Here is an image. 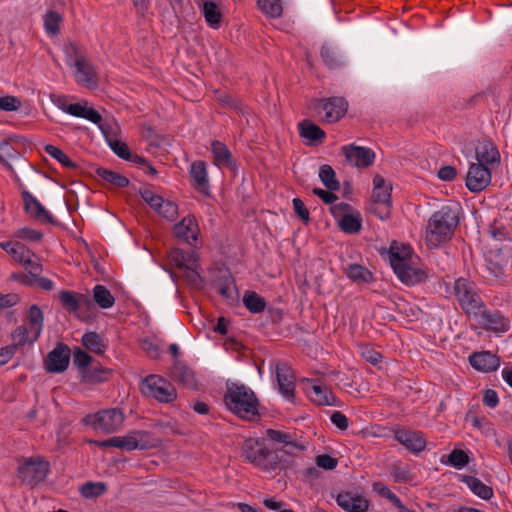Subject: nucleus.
<instances>
[{
  "instance_id": "nucleus-1",
  "label": "nucleus",
  "mask_w": 512,
  "mask_h": 512,
  "mask_svg": "<svg viewBox=\"0 0 512 512\" xmlns=\"http://www.w3.org/2000/svg\"><path fill=\"white\" fill-rule=\"evenodd\" d=\"M224 402L233 414L243 420L257 421L260 419L259 400L254 391L244 384H227Z\"/></svg>"
},
{
  "instance_id": "nucleus-2",
  "label": "nucleus",
  "mask_w": 512,
  "mask_h": 512,
  "mask_svg": "<svg viewBox=\"0 0 512 512\" xmlns=\"http://www.w3.org/2000/svg\"><path fill=\"white\" fill-rule=\"evenodd\" d=\"M458 224L457 209L448 205L442 206L428 220L425 235L428 246L438 247L441 243L449 241Z\"/></svg>"
},
{
  "instance_id": "nucleus-3",
  "label": "nucleus",
  "mask_w": 512,
  "mask_h": 512,
  "mask_svg": "<svg viewBox=\"0 0 512 512\" xmlns=\"http://www.w3.org/2000/svg\"><path fill=\"white\" fill-rule=\"evenodd\" d=\"M241 455L245 461L263 472L282 470L285 464L281 454L269 449L263 439L248 438L244 440L241 446Z\"/></svg>"
},
{
  "instance_id": "nucleus-4",
  "label": "nucleus",
  "mask_w": 512,
  "mask_h": 512,
  "mask_svg": "<svg viewBox=\"0 0 512 512\" xmlns=\"http://www.w3.org/2000/svg\"><path fill=\"white\" fill-rule=\"evenodd\" d=\"M29 327L26 325H19L12 332V339L15 341L14 345L24 346L31 345L38 340L41 335L44 323V315L38 305H32L29 308L27 315Z\"/></svg>"
},
{
  "instance_id": "nucleus-5",
  "label": "nucleus",
  "mask_w": 512,
  "mask_h": 512,
  "mask_svg": "<svg viewBox=\"0 0 512 512\" xmlns=\"http://www.w3.org/2000/svg\"><path fill=\"white\" fill-rule=\"evenodd\" d=\"M410 251L405 248L402 252L390 250V264L398 278L406 285H415L427 278V274L420 268H415L410 265L409 259Z\"/></svg>"
},
{
  "instance_id": "nucleus-6",
  "label": "nucleus",
  "mask_w": 512,
  "mask_h": 512,
  "mask_svg": "<svg viewBox=\"0 0 512 512\" xmlns=\"http://www.w3.org/2000/svg\"><path fill=\"white\" fill-rule=\"evenodd\" d=\"M309 109L320 117L325 123H336L345 116L348 110V102L343 97H329L321 99H312L309 103Z\"/></svg>"
},
{
  "instance_id": "nucleus-7",
  "label": "nucleus",
  "mask_w": 512,
  "mask_h": 512,
  "mask_svg": "<svg viewBox=\"0 0 512 512\" xmlns=\"http://www.w3.org/2000/svg\"><path fill=\"white\" fill-rule=\"evenodd\" d=\"M453 290L460 307L469 318H471L472 314L479 308L484 307L485 303L478 293L477 286L473 281L460 277L455 280Z\"/></svg>"
},
{
  "instance_id": "nucleus-8",
  "label": "nucleus",
  "mask_w": 512,
  "mask_h": 512,
  "mask_svg": "<svg viewBox=\"0 0 512 512\" xmlns=\"http://www.w3.org/2000/svg\"><path fill=\"white\" fill-rule=\"evenodd\" d=\"M142 393L162 403H171L177 397L175 387L159 375H148L141 385Z\"/></svg>"
},
{
  "instance_id": "nucleus-9",
  "label": "nucleus",
  "mask_w": 512,
  "mask_h": 512,
  "mask_svg": "<svg viewBox=\"0 0 512 512\" xmlns=\"http://www.w3.org/2000/svg\"><path fill=\"white\" fill-rule=\"evenodd\" d=\"M123 421L124 415L117 408L88 414L82 419L83 424L92 426L93 429L101 430L105 433L115 432L122 425Z\"/></svg>"
},
{
  "instance_id": "nucleus-10",
  "label": "nucleus",
  "mask_w": 512,
  "mask_h": 512,
  "mask_svg": "<svg viewBox=\"0 0 512 512\" xmlns=\"http://www.w3.org/2000/svg\"><path fill=\"white\" fill-rule=\"evenodd\" d=\"M50 469V464L41 458H29L18 468V478L22 483L31 487L44 481Z\"/></svg>"
},
{
  "instance_id": "nucleus-11",
  "label": "nucleus",
  "mask_w": 512,
  "mask_h": 512,
  "mask_svg": "<svg viewBox=\"0 0 512 512\" xmlns=\"http://www.w3.org/2000/svg\"><path fill=\"white\" fill-rule=\"evenodd\" d=\"M352 206L348 203H338L330 207L331 214L338 219L340 229L348 234L359 233L362 228L360 213H352Z\"/></svg>"
},
{
  "instance_id": "nucleus-12",
  "label": "nucleus",
  "mask_w": 512,
  "mask_h": 512,
  "mask_svg": "<svg viewBox=\"0 0 512 512\" xmlns=\"http://www.w3.org/2000/svg\"><path fill=\"white\" fill-rule=\"evenodd\" d=\"M478 326L486 331L495 333H505L509 330V320L505 318L499 311H490L484 304L483 308H479L472 317Z\"/></svg>"
},
{
  "instance_id": "nucleus-13",
  "label": "nucleus",
  "mask_w": 512,
  "mask_h": 512,
  "mask_svg": "<svg viewBox=\"0 0 512 512\" xmlns=\"http://www.w3.org/2000/svg\"><path fill=\"white\" fill-rule=\"evenodd\" d=\"M373 184L372 199L376 206L373 211L381 219H386L390 216L392 186L381 175L374 177Z\"/></svg>"
},
{
  "instance_id": "nucleus-14",
  "label": "nucleus",
  "mask_w": 512,
  "mask_h": 512,
  "mask_svg": "<svg viewBox=\"0 0 512 512\" xmlns=\"http://www.w3.org/2000/svg\"><path fill=\"white\" fill-rule=\"evenodd\" d=\"M70 356L71 350L69 346L63 342H58L44 359L46 371L50 373L64 372L69 366Z\"/></svg>"
},
{
  "instance_id": "nucleus-15",
  "label": "nucleus",
  "mask_w": 512,
  "mask_h": 512,
  "mask_svg": "<svg viewBox=\"0 0 512 512\" xmlns=\"http://www.w3.org/2000/svg\"><path fill=\"white\" fill-rule=\"evenodd\" d=\"M341 150L347 162L355 167L366 168L374 163L375 153L370 148L351 144L343 146Z\"/></svg>"
},
{
  "instance_id": "nucleus-16",
  "label": "nucleus",
  "mask_w": 512,
  "mask_h": 512,
  "mask_svg": "<svg viewBox=\"0 0 512 512\" xmlns=\"http://www.w3.org/2000/svg\"><path fill=\"white\" fill-rule=\"evenodd\" d=\"M491 182V171L489 167L482 164L472 163L466 176V187L471 192L484 190Z\"/></svg>"
},
{
  "instance_id": "nucleus-17",
  "label": "nucleus",
  "mask_w": 512,
  "mask_h": 512,
  "mask_svg": "<svg viewBox=\"0 0 512 512\" xmlns=\"http://www.w3.org/2000/svg\"><path fill=\"white\" fill-rule=\"evenodd\" d=\"M174 235L180 241L190 246H196L199 235V226L194 216H186L174 226Z\"/></svg>"
},
{
  "instance_id": "nucleus-18",
  "label": "nucleus",
  "mask_w": 512,
  "mask_h": 512,
  "mask_svg": "<svg viewBox=\"0 0 512 512\" xmlns=\"http://www.w3.org/2000/svg\"><path fill=\"white\" fill-rule=\"evenodd\" d=\"M276 377L279 390L287 399H293L295 393L294 371L285 362L276 364Z\"/></svg>"
},
{
  "instance_id": "nucleus-19",
  "label": "nucleus",
  "mask_w": 512,
  "mask_h": 512,
  "mask_svg": "<svg viewBox=\"0 0 512 512\" xmlns=\"http://www.w3.org/2000/svg\"><path fill=\"white\" fill-rule=\"evenodd\" d=\"M337 504L347 512H366L369 509V501L358 493L341 491L336 496Z\"/></svg>"
},
{
  "instance_id": "nucleus-20",
  "label": "nucleus",
  "mask_w": 512,
  "mask_h": 512,
  "mask_svg": "<svg viewBox=\"0 0 512 512\" xmlns=\"http://www.w3.org/2000/svg\"><path fill=\"white\" fill-rule=\"evenodd\" d=\"M394 438L412 453H419L425 449L426 441L423 433L406 429H397Z\"/></svg>"
},
{
  "instance_id": "nucleus-21",
  "label": "nucleus",
  "mask_w": 512,
  "mask_h": 512,
  "mask_svg": "<svg viewBox=\"0 0 512 512\" xmlns=\"http://www.w3.org/2000/svg\"><path fill=\"white\" fill-rule=\"evenodd\" d=\"M25 211L36 220L43 223L55 222L53 216L45 209V207L28 191L22 192Z\"/></svg>"
},
{
  "instance_id": "nucleus-22",
  "label": "nucleus",
  "mask_w": 512,
  "mask_h": 512,
  "mask_svg": "<svg viewBox=\"0 0 512 512\" xmlns=\"http://www.w3.org/2000/svg\"><path fill=\"white\" fill-rule=\"evenodd\" d=\"M75 80L78 84L85 88L94 89L98 86L99 78L95 67L85 60L84 62H77L75 66Z\"/></svg>"
},
{
  "instance_id": "nucleus-23",
  "label": "nucleus",
  "mask_w": 512,
  "mask_h": 512,
  "mask_svg": "<svg viewBox=\"0 0 512 512\" xmlns=\"http://www.w3.org/2000/svg\"><path fill=\"white\" fill-rule=\"evenodd\" d=\"M213 163L219 168H227L231 171L237 169L236 161L226 144L219 140L211 142Z\"/></svg>"
},
{
  "instance_id": "nucleus-24",
  "label": "nucleus",
  "mask_w": 512,
  "mask_h": 512,
  "mask_svg": "<svg viewBox=\"0 0 512 512\" xmlns=\"http://www.w3.org/2000/svg\"><path fill=\"white\" fill-rule=\"evenodd\" d=\"M58 298L62 307L66 311L74 314H76L82 306L89 307L93 304L88 296L69 290L60 291Z\"/></svg>"
},
{
  "instance_id": "nucleus-25",
  "label": "nucleus",
  "mask_w": 512,
  "mask_h": 512,
  "mask_svg": "<svg viewBox=\"0 0 512 512\" xmlns=\"http://www.w3.org/2000/svg\"><path fill=\"white\" fill-rule=\"evenodd\" d=\"M470 365L481 372H492L500 365L499 358L490 351L474 352L469 356Z\"/></svg>"
},
{
  "instance_id": "nucleus-26",
  "label": "nucleus",
  "mask_w": 512,
  "mask_h": 512,
  "mask_svg": "<svg viewBox=\"0 0 512 512\" xmlns=\"http://www.w3.org/2000/svg\"><path fill=\"white\" fill-rule=\"evenodd\" d=\"M476 159L478 161L477 164L487 167L488 165L500 163L499 150L492 140L485 139L479 144L476 148Z\"/></svg>"
},
{
  "instance_id": "nucleus-27",
  "label": "nucleus",
  "mask_w": 512,
  "mask_h": 512,
  "mask_svg": "<svg viewBox=\"0 0 512 512\" xmlns=\"http://www.w3.org/2000/svg\"><path fill=\"white\" fill-rule=\"evenodd\" d=\"M141 432H133L126 436H115L103 441H95L94 443L99 447H115L132 451L137 448H143L138 442L137 435Z\"/></svg>"
},
{
  "instance_id": "nucleus-28",
  "label": "nucleus",
  "mask_w": 512,
  "mask_h": 512,
  "mask_svg": "<svg viewBox=\"0 0 512 512\" xmlns=\"http://www.w3.org/2000/svg\"><path fill=\"white\" fill-rule=\"evenodd\" d=\"M171 377L188 389L197 388L195 373L191 368L176 361L171 369Z\"/></svg>"
},
{
  "instance_id": "nucleus-29",
  "label": "nucleus",
  "mask_w": 512,
  "mask_h": 512,
  "mask_svg": "<svg viewBox=\"0 0 512 512\" xmlns=\"http://www.w3.org/2000/svg\"><path fill=\"white\" fill-rule=\"evenodd\" d=\"M67 113L75 117H80L89 120L94 124H98L103 134H106L105 126L101 124L102 116L94 108L84 106L80 103H73L67 107Z\"/></svg>"
},
{
  "instance_id": "nucleus-30",
  "label": "nucleus",
  "mask_w": 512,
  "mask_h": 512,
  "mask_svg": "<svg viewBox=\"0 0 512 512\" xmlns=\"http://www.w3.org/2000/svg\"><path fill=\"white\" fill-rule=\"evenodd\" d=\"M311 385L308 390L310 399L317 405H336V397L326 386L314 383L313 380H307Z\"/></svg>"
},
{
  "instance_id": "nucleus-31",
  "label": "nucleus",
  "mask_w": 512,
  "mask_h": 512,
  "mask_svg": "<svg viewBox=\"0 0 512 512\" xmlns=\"http://www.w3.org/2000/svg\"><path fill=\"white\" fill-rule=\"evenodd\" d=\"M198 5L201 7V12L207 24L213 29H218L223 18L219 6L212 0H200Z\"/></svg>"
},
{
  "instance_id": "nucleus-32",
  "label": "nucleus",
  "mask_w": 512,
  "mask_h": 512,
  "mask_svg": "<svg viewBox=\"0 0 512 512\" xmlns=\"http://www.w3.org/2000/svg\"><path fill=\"white\" fill-rule=\"evenodd\" d=\"M300 136L314 142L315 144L323 143L326 133L318 125L310 120H304L299 123Z\"/></svg>"
},
{
  "instance_id": "nucleus-33",
  "label": "nucleus",
  "mask_w": 512,
  "mask_h": 512,
  "mask_svg": "<svg viewBox=\"0 0 512 512\" xmlns=\"http://www.w3.org/2000/svg\"><path fill=\"white\" fill-rule=\"evenodd\" d=\"M112 374L110 369L104 368L99 363L90 365L88 369L82 371V380L85 383L96 384L107 381Z\"/></svg>"
},
{
  "instance_id": "nucleus-34",
  "label": "nucleus",
  "mask_w": 512,
  "mask_h": 512,
  "mask_svg": "<svg viewBox=\"0 0 512 512\" xmlns=\"http://www.w3.org/2000/svg\"><path fill=\"white\" fill-rule=\"evenodd\" d=\"M187 269L181 271L180 277L191 287L200 290L204 287V280L197 271V259H190Z\"/></svg>"
},
{
  "instance_id": "nucleus-35",
  "label": "nucleus",
  "mask_w": 512,
  "mask_h": 512,
  "mask_svg": "<svg viewBox=\"0 0 512 512\" xmlns=\"http://www.w3.org/2000/svg\"><path fill=\"white\" fill-rule=\"evenodd\" d=\"M461 481L465 483L475 495L484 500H489L493 496V489L474 476L463 475Z\"/></svg>"
},
{
  "instance_id": "nucleus-36",
  "label": "nucleus",
  "mask_w": 512,
  "mask_h": 512,
  "mask_svg": "<svg viewBox=\"0 0 512 512\" xmlns=\"http://www.w3.org/2000/svg\"><path fill=\"white\" fill-rule=\"evenodd\" d=\"M190 176L197 189L204 192L208 188V175L204 161L198 160L191 164Z\"/></svg>"
},
{
  "instance_id": "nucleus-37",
  "label": "nucleus",
  "mask_w": 512,
  "mask_h": 512,
  "mask_svg": "<svg viewBox=\"0 0 512 512\" xmlns=\"http://www.w3.org/2000/svg\"><path fill=\"white\" fill-rule=\"evenodd\" d=\"M63 51L66 62L70 67H75L76 63L87 60L85 49L75 42L67 41L63 45Z\"/></svg>"
},
{
  "instance_id": "nucleus-38",
  "label": "nucleus",
  "mask_w": 512,
  "mask_h": 512,
  "mask_svg": "<svg viewBox=\"0 0 512 512\" xmlns=\"http://www.w3.org/2000/svg\"><path fill=\"white\" fill-rule=\"evenodd\" d=\"M96 175L103 181L116 188H124L129 185V179L115 171L99 167L95 170Z\"/></svg>"
},
{
  "instance_id": "nucleus-39",
  "label": "nucleus",
  "mask_w": 512,
  "mask_h": 512,
  "mask_svg": "<svg viewBox=\"0 0 512 512\" xmlns=\"http://www.w3.org/2000/svg\"><path fill=\"white\" fill-rule=\"evenodd\" d=\"M345 273L351 281L357 284L370 283L373 281L372 273L360 264L349 265Z\"/></svg>"
},
{
  "instance_id": "nucleus-40",
  "label": "nucleus",
  "mask_w": 512,
  "mask_h": 512,
  "mask_svg": "<svg viewBox=\"0 0 512 512\" xmlns=\"http://www.w3.org/2000/svg\"><path fill=\"white\" fill-rule=\"evenodd\" d=\"M319 178L328 190L338 191L340 189V182L336 178V173L330 165L324 164L320 167Z\"/></svg>"
},
{
  "instance_id": "nucleus-41",
  "label": "nucleus",
  "mask_w": 512,
  "mask_h": 512,
  "mask_svg": "<svg viewBox=\"0 0 512 512\" xmlns=\"http://www.w3.org/2000/svg\"><path fill=\"white\" fill-rule=\"evenodd\" d=\"M82 344L91 352L102 355L106 345L100 335L96 332H87L82 336Z\"/></svg>"
},
{
  "instance_id": "nucleus-42",
  "label": "nucleus",
  "mask_w": 512,
  "mask_h": 512,
  "mask_svg": "<svg viewBox=\"0 0 512 512\" xmlns=\"http://www.w3.org/2000/svg\"><path fill=\"white\" fill-rule=\"evenodd\" d=\"M93 299L102 309L111 308L114 305L115 298L111 292L103 285H96L93 289Z\"/></svg>"
},
{
  "instance_id": "nucleus-43",
  "label": "nucleus",
  "mask_w": 512,
  "mask_h": 512,
  "mask_svg": "<svg viewBox=\"0 0 512 512\" xmlns=\"http://www.w3.org/2000/svg\"><path fill=\"white\" fill-rule=\"evenodd\" d=\"M107 491V485L104 482L88 481L80 486L79 492L82 497L87 499L97 498Z\"/></svg>"
},
{
  "instance_id": "nucleus-44",
  "label": "nucleus",
  "mask_w": 512,
  "mask_h": 512,
  "mask_svg": "<svg viewBox=\"0 0 512 512\" xmlns=\"http://www.w3.org/2000/svg\"><path fill=\"white\" fill-rule=\"evenodd\" d=\"M305 449V447L301 444H298L294 437L292 436L288 442L283 445L281 449H273V451L279 452L283 459L285 460V464L283 465V469L289 466L291 462V457L296 455L298 452H301Z\"/></svg>"
},
{
  "instance_id": "nucleus-45",
  "label": "nucleus",
  "mask_w": 512,
  "mask_h": 512,
  "mask_svg": "<svg viewBox=\"0 0 512 512\" xmlns=\"http://www.w3.org/2000/svg\"><path fill=\"white\" fill-rule=\"evenodd\" d=\"M245 307L252 313L263 312L266 307V302L263 297L256 292L247 291L243 297Z\"/></svg>"
},
{
  "instance_id": "nucleus-46",
  "label": "nucleus",
  "mask_w": 512,
  "mask_h": 512,
  "mask_svg": "<svg viewBox=\"0 0 512 512\" xmlns=\"http://www.w3.org/2000/svg\"><path fill=\"white\" fill-rule=\"evenodd\" d=\"M216 288L217 292L228 300H234L237 296L234 279L230 274L220 278L216 282Z\"/></svg>"
},
{
  "instance_id": "nucleus-47",
  "label": "nucleus",
  "mask_w": 512,
  "mask_h": 512,
  "mask_svg": "<svg viewBox=\"0 0 512 512\" xmlns=\"http://www.w3.org/2000/svg\"><path fill=\"white\" fill-rule=\"evenodd\" d=\"M257 4L260 10L271 18H277L282 15L281 0H258Z\"/></svg>"
},
{
  "instance_id": "nucleus-48",
  "label": "nucleus",
  "mask_w": 512,
  "mask_h": 512,
  "mask_svg": "<svg viewBox=\"0 0 512 512\" xmlns=\"http://www.w3.org/2000/svg\"><path fill=\"white\" fill-rule=\"evenodd\" d=\"M45 151L48 155L56 159L64 167L69 169H76L77 165L58 147L54 145H46Z\"/></svg>"
},
{
  "instance_id": "nucleus-49",
  "label": "nucleus",
  "mask_w": 512,
  "mask_h": 512,
  "mask_svg": "<svg viewBox=\"0 0 512 512\" xmlns=\"http://www.w3.org/2000/svg\"><path fill=\"white\" fill-rule=\"evenodd\" d=\"M62 21L61 15L56 11H48L44 18V27L47 33L57 35L60 30V23Z\"/></svg>"
},
{
  "instance_id": "nucleus-50",
  "label": "nucleus",
  "mask_w": 512,
  "mask_h": 512,
  "mask_svg": "<svg viewBox=\"0 0 512 512\" xmlns=\"http://www.w3.org/2000/svg\"><path fill=\"white\" fill-rule=\"evenodd\" d=\"M320 55L325 65L330 69H336L342 65L341 58L329 46H322Z\"/></svg>"
},
{
  "instance_id": "nucleus-51",
  "label": "nucleus",
  "mask_w": 512,
  "mask_h": 512,
  "mask_svg": "<svg viewBox=\"0 0 512 512\" xmlns=\"http://www.w3.org/2000/svg\"><path fill=\"white\" fill-rule=\"evenodd\" d=\"M18 155V151L9 142L3 141L0 143V163L2 165L8 169H12V166L9 164V160L17 158Z\"/></svg>"
},
{
  "instance_id": "nucleus-52",
  "label": "nucleus",
  "mask_w": 512,
  "mask_h": 512,
  "mask_svg": "<svg viewBox=\"0 0 512 512\" xmlns=\"http://www.w3.org/2000/svg\"><path fill=\"white\" fill-rule=\"evenodd\" d=\"M469 462V456L468 454L461 450V449H454L452 452L447 456L446 463L450 464L451 466L461 469Z\"/></svg>"
},
{
  "instance_id": "nucleus-53",
  "label": "nucleus",
  "mask_w": 512,
  "mask_h": 512,
  "mask_svg": "<svg viewBox=\"0 0 512 512\" xmlns=\"http://www.w3.org/2000/svg\"><path fill=\"white\" fill-rule=\"evenodd\" d=\"M13 259L21 265L29 264V258L36 257L35 254L21 242L18 243L15 250L11 255Z\"/></svg>"
},
{
  "instance_id": "nucleus-54",
  "label": "nucleus",
  "mask_w": 512,
  "mask_h": 512,
  "mask_svg": "<svg viewBox=\"0 0 512 512\" xmlns=\"http://www.w3.org/2000/svg\"><path fill=\"white\" fill-rule=\"evenodd\" d=\"M92 362L93 358L87 352L80 348L75 349L73 354V363L81 370V372L88 369Z\"/></svg>"
},
{
  "instance_id": "nucleus-55",
  "label": "nucleus",
  "mask_w": 512,
  "mask_h": 512,
  "mask_svg": "<svg viewBox=\"0 0 512 512\" xmlns=\"http://www.w3.org/2000/svg\"><path fill=\"white\" fill-rule=\"evenodd\" d=\"M191 258L197 259L196 254L193 250L189 252L175 250L172 254V259L176 262V266L180 269V271L187 269V264H189V260Z\"/></svg>"
},
{
  "instance_id": "nucleus-56",
  "label": "nucleus",
  "mask_w": 512,
  "mask_h": 512,
  "mask_svg": "<svg viewBox=\"0 0 512 512\" xmlns=\"http://www.w3.org/2000/svg\"><path fill=\"white\" fill-rule=\"evenodd\" d=\"M106 138L108 139L109 146L112 149V151L120 158L124 160H129L130 157V151L126 143L117 140V139H109L108 134H104Z\"/></svg>"
},
{
  "instance_id": "nucleus-57",
  "label": "nucleus",
  "mask_w": 512,
  "mask_h": 512,
  "mask_svg": "<svg viewBox=\"0 0 512 512\" xmlns=\"http://www.w3.org/2000/svg\"><path fill=\"white\" fill-rule=\"evenodd\" d=\"M140 194H141V197L143 198V200L155 211H157L159 208H161V206L165 202V199H163V197L155 194L154 192H152L149 189H145V190L141 191Z\"/></svg>"
},
{
  "instance_id": "nucleus-58",
  "label": "nucleus",
  "mask_w": 512,
  "mask_h": 512,
  "mask_svg": "<svg viewBox=\"0 0 512 512\" xmlns=\"http://www.w3.org/2000/svg\"><path fill=\"white\" fill-rule=\"evenodd\" d=\"M374 490H376L381 496L389 499L393 505L398 508V510L403 509L404 505L402 504L400 498L389 488L383 486L381 483H375Z\"/></svg>"
},
{
  "instance_id": "nucleus-59",
  "label": "nucleus",
  "mask_w": 512,
  "mask_h": 512,
  "mask_svg": "<svg viewBox=\"0 0 512 512\" xmlns=\"http://www.w3.org/2000/svg\"><path fill=\"white\" fill-rule=\"evenodd\" d=\"M158 214L170 221L174 220L178 215V206L169 200H165L161 208L157 210Z\"/></svg>"
},
{
  "instance_id": "nucleus-60",
  "label": "nucleus",
  "mask_w": 512,
  "mask_h": 512,
  "mask_svg": "<svg viewBox=\"0 0 512 512\" xmlns=\"http://www.w3.org/2000/svg\"><path fill=\"white\" fill-rule=\"evenodd\" d=\"M21 101L16 96L7 95L0 97V110L2 111H16L20 108Z\"/></svg>"
},
{
  "instance_id": "nucleus-61",
  "label": "nucleus",
  "mask_w": 512,
  "mask_h": 512,
  "mask_svg": "<svg viewBox=\"0 0 512 512\" xmlns=\"http://www.w3.org/2000/svg\"><path fill=\"white\" fill-rule=\"evenodd\" d=\"M293 209L295 214L304 222L308 223L310 221L309 210L306 205L300 198H294L292 201Z\"/></svg>"
},
{
  "instance_id": "nucleus-62",
  "label": "nucleus",
  "mask_w": 512,
  "mask_h": 512,
  "mask_svg": "<svg viewBox=\"0 0 512 512\" xmlns=\"http://www.w3.org/2000/svg\"><path fill=\"white\" fill-rule=\"evenodd\" d=\"M318 467L325 470H333L338 464V460L328 454H321L316 457Z\"/></svg>"
},
{
  "instance_id": "nucleus-63",
  "label": "nucleus",
  "mask_w": 512,
  "mask_h": 512,
  "mask_svg": "<svg viewBox=\"0 0 512 512\" xmlns=\"http://www.w3.org/2000/svg\"><path fill=\"white\" fill-rule=\"evenodd\" d=\"M391 474L394 477L395 482L406 483L411 480L410 471L405 467L394 465L391 469Z\"/></svg>"
},
{
  "instance_id": "nucleus-64",
  "label": "nucleus",
  "mask_w": 512,
  "mask_h": 512,
  "mask_svg": "<svg viewBox=\"0 0 512 512\" xmlns=\"http://www.w3.org/2000/svg\"><path fill=\"white\" fill-rule=\"evenodd\" d=\"M313 194L319 197L325 204H333L338 196L334 193V191L324 190L318 187L313 188Z\"/></svg>"
}]
</instances>
